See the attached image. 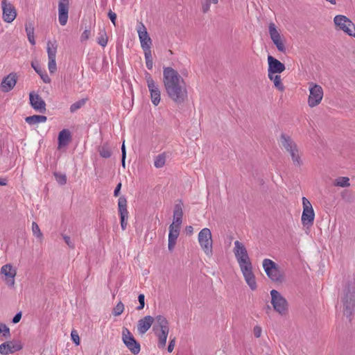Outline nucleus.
I'll use <instances>...</instances> for the list:
<instances>
[{"label":"nucleus","instance_id":"37998d69","mask_svg":"<svg viewBox=\"0 0 355 355\" xmlns=\"http://www.w3.org/2000/svg\"><path fill=\"white\" fill-rule=\"evenodd\" d=\"M124 310V305L121 302H119L113 309V315L115 316L120 315Z\"/></svg>","mask_w":355,"mask_h":355},{"label":"nucleus","instance_id":"ddd939ff","mask_svg":"<svg viewBox=\"0 0 355 355\" xmlns=\"http://www.w3.org/2000/svg\"><path fill=\"white\" fill-rule=\"evenodd\" d=\"M1 8L3 10L2 18L4 21L11 23L17 17V11L14 6L8 1V0H2Z\"/></svg>","mask_w":355,"mask_h":355},{"label":"nucleus","instance_id":"7c9ffc66","mask_svg":"<svg viewBox=\"0 0 355 355\" xmlns=\"http://www.w3.org/2000/svg\"><path fill=\"white\" fill-rule=\"evenodd\" d=\"M57 42L55 40L53 42L48 41L47 42V53H48V59H52L56 58L57 53Z\"/></svg>","mask_w":355,"mask_h":355},{"label":"nucleus","instance_id":"a18cd8bd","mask_svg":"<svg viewBox=\"0 0 355 355\" xmlns=\"http://www.w3.org/2000/svg\"><path fill=\"white\" fill-rule=\"evenodd\" d=\"M138 300L139 302V306L137 307L138 311H140L144 309L145 305V296L144 294H139L138 296Z\"/></svg>","mask_w":355,"mask_h":355},{"label":"nucleus","instance_id":"79ce46f5","mask_svg":"<svg viewBox=\"0 0 355 355\" xmlns=\"http://www.w3.org/2000/svg\"><path fill=\"white\" fill-rule=\"evenodd\" d=\"M32 231H33V235H35L36 237H37L39 239H42L43 234H42V232L40 231V229L37 223L35 222H33V223H32Z\"/></svg>","mask_w":355,"mask_h":355},{"label":"nucleus","instance_id":"c756f323","mask_svg":"<svg viewBox=\"0 0 355 355\" xmlns=\"http://www.w3.org/2000/svg\"><path fill=\"white\" fill-rule=\"evenodd\" d=\"M98 152L103 158H109L112 155V148L107 143H104L101 146H98Z\"/></svg>","mask_w":355,"mask_h":355},{"label":"nucleus","instance_id":"20e7f679","mask_svg":"<svg viewBox=\"0 0 355 355\" xmlns=\"http://www.w3.org/2000/svg\"><path fill=\"white\" fill-rule=\"evenodd\" d=\"M156 324L153 330L158 337V347L163 349L166 344V339L169 332L168 322L163 315H157L155 318Z\"/></svg>","mask_w":355,"mask_h":355},{"label":"nucleus","instance_id":"052dcab7","mask_svg":"<svg viewBox=\"0 0 355 355\" xmlns=\"http://www.w3.org/2000/svg\"><path fill=\"white\" fill-rule=\"evenodd\" d=\"M326 1H328L329 3H330L332 5H335L336 3V0H326Z\"/></svg>","mask_w":355,"mask_h":355},{"label":"nucleus","instance_id":"f704fd0d","mask_svg":"<svg viewBox=\"0 0 355 355\" xmlns=\"http://www.w3.org/2000/svg\"><path fill=\"white\" fill-rule=\"evenodd\" d=\"M166 155L164 153L159 154L155 157L154 166L157 168H162L166 163Z\"/></svg>","mask_w":355,"mask_h":355},{"label":"nucleus","instance_id":"473e14b6","mask_svg":"<svg viewBox=\"0 0 355 355\" xmlns=\"http://www.w3.org/2000/svg\"><path fill=\"white\" fill-rule=\"evenodd\" d=\"M108 41V37L107 36V33L105 28H103L99 30L98 36L97 37V42L99 45L103 47H105Z\"/></svg>","mask_w":355,"mask_h":355},{"label":"nucleus","instance_id":"aec40b11","mask_svg":"<svg viewBox=\"0 0 355 355\" xmlns=\"http://www.w3.org/2000/svg\"><path fill=\"white\" fill-rule=\"evenodd\" d=\"M268 73H281L286 69L285 65L283 63L272 55L268 56Z\"/></svg>","mask_w":355,"mask_h":355},{"label":"nucleus","instance_id":"8fccbe9b","mask_svg":"<svg viewBox=\"0 0 355 355\" xmlns=\"http://www.w3.org/2000/svg\"><path fill=\"white\" fill-rule=\"evenodd\" d=\"M108 17L110 19L111 21L113 23V24L114 26H116V13L112 12V10H110L108 12Z\"/></svg>","mask_w":355,"mask_h":355},{"label":"nucleus","instance_id":"f257e3e1","mask_svg":"<svg viewBox=\"0 0 355 355\" xmlns=\"http://www.w3.org/2000/svg\"><path fill=\"white\" fill-rule=\"evenodd\" d=\"M163 84L168 98L175 104L184 103L188 98L187 85L184 78L173 68L163 69Z\"/></svg>","mask_w":355,"mask_h":355},{"label":"nucleus","instance_id":"4d7b16f0","mask_svg":"<svg viewBox=\"0 0 355 355\" xmlns=\"http://www.w3.org/2000/svg\"><path fill=\"white\" fill-rule=\"evenodd\" d=\"M121 151H122V157H123V158L125 159L126 153H125V148L124 143L122 145Z\"/></svg>","mask_w":355,"mask_h":355},{"label":"nucleus","instance_id":"c03bdc74","mask_svg":"<svg viewBox=\"0 0 355 355\" xmlns=\"http://www.w3.org/2000/svg\"><path fill=\"white\" fill-rule=\"evenodd\" d=\"M48 68L51 73H53L57 70L55 58L49 59Z\"/></svg>","mask_w":355,"mask_h":355},{"label":"nucleus","instance_id":"5701e85b","mask_svg":"<svg viewBox=\"0 0 355 355\" xmlns=\"http://www.w3.org/2000/svg\"><path fill=\"white\" fill-rule=\"evenodd\" d=\"M154 320L155 319L150 315H147L145 316L144 318L140 319L138 321L137 324L138 332L141 335L146 333L147 331L150 328Z\"/></svg>","mask_w":355,"mask_h":355},{"label":"nucleus","instance_id":"a878e982","mask_svg":"<svg viewBox=\"0 0 355 355\" xmlns=\"http://www.w3.org/2000/svg\"><path fill=\"white\" fill-rule=\"evenodd\" d=\"M71 139V133L67 130L64 129L60 132L58 135V146L59 148L62 146H65L68 144L69 141Z\"/></svg>","mask_w":355,"mask_h":355},{"label":"nucleus","instance_id":"a19ab883","mask_svg":"<svg viewBox=\"0 0 355 355\" xmlns=\"http://www.w3.org/2000/svg\"><path fill=\"white\" fill-rule=\"evenodd\" d=\"M3 336L5 338L10 336V329L3 323H0V336Z\"/></svg>","mask_w":355,"mask_h":355},{"label":"nucleus","instance_id":"bf43d9fd","mask_svg":"<svg viewBox=\"0 0 355 355\" xmlns=\"http://www.w3.org/2000/svg\"><path fill=\"white\" fill-rule=\"evenodd\" d=\"M193 227H192V226H190V225H189V226H187V227H186V230H187V232L188 233H189V234H191V233L193 232Z\"/></svg>","mask_w":355,"mask_h":355},{"label":"nucleus","instance_id":"6ab92c4d","mask_svg":"<svg viewBox=\"0 0 355 355\" xmlns=\"http://www.w3.org/2000/svg\"><path fill=\"white\" fill-rule=\"evenodd\" d=\"M17 81V74L10 73L6 77L3 78L1 83V90L3 92H8L11 91L15 86Z\"/></svg>","mask_w":355,"mask_h":355},{"label":"nucleus","instance_id":"a211bd4d","mask_svg":"<svg viewBox=\"0 0 355 355\" xmlns=\"http://www.w3.org/2000/svg\"><path fill=\"white\" fill-rule=\"evenodd\" d=\"M137 32L142 49L145 50L150 49L152 40L143 24H141Z\"/></svg>","mask_w":355,"mask_h":355},{"label":"nucleus","instance_id":"0eeeda50","mask_svg":"<svg viewBox=\"0 0 355 355\" xmlns=\"http://www.w3.org/2000/svg\"><path fill=\"white\" fill-rule=\"evenodd\" d=\"M198 240L205 254L211 257L213 254L212 235L209 228H203L198 234Z\"/></svg>","mask_w":355,"mask_h":355},{"label":"nucleus","instance_id":"2f4dec72","mask_svg":"<svg viewBox=\"0 0 355 355\" xmlns=\"http://www.w3.org/2000/svg\"><path fill=\"white\" fill-rule=\"evenodd\" d=\"M33 68L35 69V71L40 75V78L42 79L44 83H51V78L48 76V74L46 73V71H43L41 67L39 66L38 64H35L33 62L31 64Z\"/></svg>","mask_w":355,"mask_h":355},{"label":"nucleus","instance_id":"680f3d73","mask_svg":"<svg viewBox=\"0 0 355 355\" xmlns=\"http://www.w3.org/2000/svg\"><path fill=\"white\" fill-rule=\"evenodd\" d=\"M125 159L123 157L121 158V164L123 168H125Z\"/></svg>","mask_w":355,"mask_h":355},{"label":"nucleus","instance_id":"39448f33","mask_svg":"<svg viewBox=\"0 0 355 355\" xmlns=\"http://www.w3.org/2000/svg\"><path fill=\"white\" fill-rule=\"evenodd\" d=\"M263 268L267 276L277 283H282L285 281L284 272L276 263L269 259L263 261Z\"/></svg>","mask_w":355,"mask_h":355},{"label":"nucleus","instance_id":"423d86ee","mask_svg":"<svg viewBox=\"0 0 355 355\" xmlns=\"http://www.w3.org/2000/svg\"><path fill=\"white\" fill-rule=\"evenodd\" d=\"M271 304L274 310L279 315L284 316L288 312V303L286 298L277 290L270 291Z\"/></svg>","mask_w":355,"mask_h":355},{"label":"nucleus","instance_id":"1a4fd4ad","mask_svg":"<svg viewBox=\"0 0 355 355\" xmlns=\"http://www.w3.org/2000/svg\"><path fill=\"white\" fill-rule=\"evenodd\" d=\"M145 79L150 94L152 103L157 106L161 100V92L159 85L153 79L151 75L147 71L145 72Z\"/></svg>","mask_w":355,"mask_h":355},{"label":"nucleus","instance_id":"49530a36","mask_svg":"<svg viewBox=\"0 0 355 355\" xmlns=\"http://www.w3.org/2000/svg\"><path fill=\"white\" fill-rule=\"evenodd\" d=\"M71 336L72 340L74 342V343L77 345L80 344V338L76 331H72L71 333Z\"/></svg>","mask_w":355,"mask_h":355},{"label":"nucleus","instance_id":"9d476101","mask_svg":"<svg viewBox=\"0 0 355 355\" xmlns=\"http://www.w3.org/2000/svg\"><path fill=\"white\" fill-rule=\"evenodd\" d=\"M122 340L127 348L133 354H138L141 350L140 344L135 340L132 333L126 327L122 329Z\"/></svg>","mask_w":355,"mask_h":355},{"label":"nucleus","instance_id":"412c9836","mask_svg":"<svg viewBox=\"0 0 355 355\" xmlns=\"http://www.w3.org/2000/svg\"><path fill=\"white\" fill-rule=\"evenodd\" d=\"M29 98L30 103L34 110L41 113L46 112V103L40 95L31 93Z\"/></svg>","mask_w":355,"mask_h":355},{"label":"nucleus","instance_id":"4468645a","mask_svg":"<svg viewBox=\"0 0 355 355\" xmlns=\"http://www.w3.org/2000/svg\"><path fill=\"white\" fill-rule=\"evenodd\" d=\"M22 349V345L19 340L7 341L0 345V354L8 355Z\"/></svg>","mask_w":355,"mask_h":355},{"label":"nucleus","instance_id":"3c124183","mask_svg":"<svg viewBox=\"0 0 355 355\" xmlns=\"http://www.w3.org/2000/svg\"><path fill=\"white\" fill-rule=\"evenodd\" d=\"M63 239L64 240L65 243L67 244V245L71 248H74V244L71 241V239L69 236H63Z\"/></svg>","mask_w":355,"mask_h":355},{"label":"nucleus","instance_id":"7ed1b4c3","mask_svg":"<svg viewBox=\"0 0 355 355\" xmlns=\"http://www.w3.org/2000/svg\"><path fill=\"white\" fill-rule=\"evenodd\" d=\"M280 141L282 146L289 154L293 164L295 167H301L303 165L302 153L295 141L286 134L281 135Z\"/></svg>","mask_w":355,"mask_h":355},{"label":"nucleus","instance_id":"bb28decb","mask_svg":"<svg viewBox=\"0 0 355 355\" xmlns=\"http://www.w3.org/2000/svg\"><path fill=\"white\" fill-rule=\"evenodd\" d=\"M119 214L120 217H128L127 209V200L124 196H121L118 200Z\"/></svg>","mask_w":355,"mask_h":355},{"label":"nucleus","instance_id":"b1692460","mask_svg":"<svg viewBox=\"0 0 355 355\" xmlns=\"http://www.w3.org/2000/svg\"><path fill=\"white\" fill-rule=\"evenodd\" d=\"M182 202L180 201L179 203L175 204L173 211V221L170 225H173L175 227H180L182 223Z\"/></svg>","mask_w":355,"mask_h":355},{"label":"nucleus","instance_id":"09e8293b","mask_svg":"<svg viewBox=\"0 0 355 355\" xmlns=\"http://www.w3.org/2000/svg\"><path fill=\"white\" fill-rule=\"evenodd\" d=\"M90 37V31L85 30L81 35L80 40L81 42L87 40Z\"/></svg>","mask_w":355,"mask_h":355},{"label":"nucleus","instance_id":"2eb2a0df","mask_svg":"<svg viewBox=\"0 0 355 355\" xmlns=\"http://www.w3.org/2000/svg\"><path fill=\"white\" fill-rule=\"evenodd\" d=\"M268 31L270 36L273 43L276 46L279 51L284 52L286 50L285 46L281 39L280 34L277 30L276 26L274 23H270L268 26Z\"/></svg>","mask_w":355,"mask_h":355},{"label":"nucleus","instance_id":"58836bf2","mask_svg":"<svg viewBox=\"0 0 355 355\" xmlns=\"http://www.w3.org/2000/svg\"><path fill=\"white\" fill-rule=\"evenodd\" d=\"M57 182L60 185H64L67 183V176L65 174L54 172L53 173Z\"/></svg>","mask_w":355,"mask_h":355},{"label":"nucleus","instance_id":"9b49d317","mask_svg":"<svg viewBox=\"0 0 355 355\" xmlns=\"http://www.w3.org/2000/svg\"><path fill=\"white\" fill-rule=\"evenodd\" d=\"M309 96L308 104L309 107H313L319 105L323 98V89L319 85L313 83H309Z\"/></svg>","mask_w":355,"mask_h":355},{"label":"nucleus","instance_id":"6e6d98bb","mask_svg":"<svg viewBox=\"0 0 355 355\" xmlns=\"http://www.w3.org/2000/svg\"><path fill=\"white\" fill-rule=\"evenodd\" d=\"M121 183L119 182L115 189H114V196H118L119 195V193H120V190H121Z\"/></svg>","mask_w":355,"mask_h":355},{"label":"nucleus","instance_id":"f03ea898","mask_svg":"<svg viewBox=\"0 0 355 355\" xmlns=\"http://www.w3.org/2000/svg\"><path fill=\"white\" fill-rule=\"evenodd\" d=\"M233 251L247 284L251 290H256L257 286L255 276L252 271V264L250 261L246 248L242 243L236 241H234Z\"/></svg>","mask_w":355,"mask_h":355},{"label":"nucleus","instance_id":"f3484780","mask_svg":"<svg viewBox=\"0 0 355 355\" xmlns=\"http://www.w3.org/2000/svg\"><path fill=\"white\" fill-rule=\"evenodd\" d=\"M69 9V0H59L58 3V21L60 25L64 26L68 21Z\"/></svg>","mask_w":355,"mask_h":355},{"label":"nucleus","instance_id":"4be33fe9","mask_svg":"<svg viewBox=\"0 0 355 355\" xmlns=\"http://www.w3.org/2000/svg\"><path fill=\"white\" fill-rule=\"evenodd\" d=\"M343 306H344V314L347 317H349L352 314L353 308L354 306V300L353 294L348 290L343 298Z\"/></svg>","mask_w":355,"mask_h":355},{"label":"nucleus","instance_id":"72a5a7b5","mask_svg":"<svg viewBox=\"0 0 355 355\" xmlns=\"http://www.w3.org/2000/svg\"><path fill=\"white\" fill-rule=\"evenodd\" d=\"M334 185L340 187H349L350 186L349 178L347 177H339L334 180Z\"/></svg>","mask_w":355,"mask_h":355},{"label":"nucleus","instance_id":"864d4df0","mask_svg":"<svg viewBox=\"0 0 355 355\" xmlns=\"http://www.w3.org/2000/svg\"><path fill=\"white\" fill-rule=\"evenodd\" d=\"M121 218V226L123 230H125L127 226V220L128 217H120Z\"/></svg>","mask_w":355,"mask_h":355},{"label":"nucleus","instance_id":"dca6fc26","mask_svg":"<svg viewBox=\"0 0 355 355\" xmlns=\"http://www.w3.org/2000/svg\"><path fill=\"white\" fill-rule=\"evenodd\" d=\"M1 275L5 276V281L9 286H14L17 270L10 263L3 265L0 270Z\"/></svg>","mask_w":355,"mask_h":355},{"label":"nucleus","instance_id":"cd10ccee","mask_svg":"<svg viewBox=\"0 0 355 355\" xmlns=\"http://www.w3.org/2000/svg\"><path fill=\"white\" fill-rule=\"evenodd\" d=\"M46 120V116L44 115H33L25 118V121L31 125L44 123Z\"/></svg>","mask_w":355,"mask_h":355},{"label":"nucleus","instance_id":"13d9d810","mask_svg":"<svg viewBox=\"0 0 355 355\" xmlns=\"http://www.w3.org/2000/svg\"><path fill=\"white\" fill-rule=\"evenodd\" d=\"M7 180L5 178H0V185L5 186L7 184Z\"/></svg>","mask_w":355,"mask_h":355},{"label":"nucleus","instance_id":"4c0bfd02","mask_svg":"<svg viewBox=\"0 0 355 355\" xmlns=\"http://www.w3.org/2000/svg\"><path fill=\"white\" fill-rule=\"evenodd\" d=\"M86 102H87L86 98H82V99L73 103L70 106V112L71 113L76 112L78 110H79L82 107H83L85 105Z\"/></svg>","mask_w":355,"mask_h":355},{"label":"nucleus","instance_id":"f8f14e48","mask_svg":"<svg viewBox=\"0 0 355 355\" xmlns=\"http://www.w3.org/2000/svg\"><path fill=\"white\" fill-rule=\"evenodd\" d=\"M334 23L340 30L349 36L355 37V25L347 17L336 15L334 17Z\"/></svg>","mask_w":355,"mask_h":355},{"label":"nucleus","instance_id":"de8ad7c7","mask_svg":"<svg viewBox=\"0 0 355 355\" xmlns=\"http://www.w3.org/2000/svg\"><path fill=\"white\" fill-rule=\"evenodd\" d=\"M262 329L260 326H255L253 329V333L256 338H259L261 335Z\"/></svg>","mask_w":355,"mask_h":355},{"label":"nucleus","instance_id":"6e6552de","mask_svg":"<svg viewBox=\"0 0 355 355\" xmlns=\"http://www.w3.org/2000/svg\"><path fill=\"white\" fill-rule=\"evenodd\" d=\"M302 206V223L304 226L311 227L315 218V213L312 205L306 198L303 197Z\"/></svg>","mask_w":355,"mask_h":355},{"label":"nucleus","instance_id":"c85d7f7f","mask_svg":"<svg viewBox=\"0 0 355 355\" xmlns=\"http://www.w3.org/2000/svg\"><path fill=\"white\" fill-rule=\"evenodd\" d=\"M268 78L274 83L275 87L280 92H283L285 89L282 78L279 75L275 73H268Z\"/></svg>","mask_w":355,"mask_h":355},{"label":"nucleus","instance_id":"ea45409f","mask_svg":"<svg viewBox=\"0 0 355 355\" xmlns=\"http://www.w3.org/2000/svg\"><path fill=\"white\" fill-rule=\"evenodd\" d=\"M218 0H205L202 3V11L203 13H207L210 9L211 3L217 4Z\"/></svg>","mask_w":355,"mask_h":355},{"label":"nucleus","instance_id":"c9c22d12","mask_svg":"<svg viewBox=\"0 0 355 355\" xmlns=\"http://www.w3.org/2000/svg\"><path fill=\"white\" fill-rule=\"evenodd\" d=\"M144 56H145V60H146V67L149 70H151L153 69V58H152V54H151V50H150V49H145V50H144Z\"/></svg>","mask_w":355,"mask_h":355},{"label":"nucleus","instance_id":"603ef678","mask_svg":"<svg viewBox=\"0 0 355 355\" xmlns=\"http://www.w3.org/2000/svg\"><path fill=\"white\" fill-rule=\"evenodd\" d=\"M175 338H173V339H171L169 342V344L168 345V348H167V350L168 352H172L173 349H174V347H175Z\"/></svg>","mask_w":355,"mask_h":355},{"label":"nucleus","instance_id":"393cba45","mask_svg":"<svg viewBox=\"0 0 355 355\" xmlns=\"http://www.w3.org/2000/svg\"><path fill=\"white\" fill-rule=\"evenodd\" d=\"M180 227H175L173 225L169 226L168 234V248L169 251H173L176 244V240L180 234Z\"/></svg>","mask_w":355,"mask_h":355},{"label":"nucleus","instance_id":"e433bc0d","mask_svg":"<svg viewBox=\"0 0 355 355\" xmlns=\"http://www.w3.org/2000/svg\"><path fill=\"white\" fill-rule=\"evenodd\" d=\"M26 32L27 34L28 40L32 45L35 44V40L34 37V28L31 24L26 25Z\"/></svg>","mask_w":355,"mask_h":355},{"label":"nucleus","instance_id":"5fc2aeb1","mask_svg":"<svg viewBox=\"0 0 355 355\" xmlns=\"http://www.w3.org/2000/svg\"><path fill=\"white\" fill-rule=\"evenodd\" d=\"M21 318V313L19 312L12 318V322L16 324L20 321Z\"/></svg>","mask_w":355,"mask_h":355}]
</instances>
